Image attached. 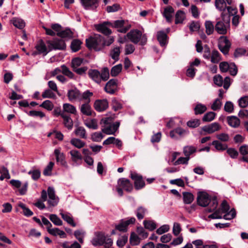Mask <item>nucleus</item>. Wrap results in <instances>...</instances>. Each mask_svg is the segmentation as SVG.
Instances as JSON below:
<instances>
[{
  "instance_id": "1",
  "label": "nucleus",
  "mask_w": 248,
  "mask_h": 248,
  "mask_svg": "<svg viewBox=\"0 0 248 248\" xmlns=\"http://www.w3.org/2000/svg\"><path fill=\"white\" fill-rule=\"evenodd\" d=\"M220 17L221 19H217L215 25V30L218 34L225 36L230 30L231 18L224 12L221 13Z\"/></svg>"
},
{
  "instance_id": "2",
  "label": "nucleus",
  "mask_w": 248,
  "mask_h": 248,
  "mask_svg": "<svg viewBox=\"0 0 248 248\" xmlns=\"http://www.w3.org/2000/svg\"><path fill=\"white\" fill-rule=\"evenodd\" d=\"M88 74L89 77L97 84L100 83L102 81H107L109 77V71L107 67L103 68L101 72L97 69H90Z\"/></svg>"
},
{
  "instance_id": "3",
  "label": "nucleus",
  "mask_w": 248,
  "mask_h": 248,
  "mask_svg": "<svg viewBox=\"0 0 248 248\" xmlns=\"http://www.w3.org/2000/svg\"><path fill=\"white\" fill-rule=\"evenodd\" d=\"M101 124L102 131L107 135H114L120 126L119 122L113 123L112 119L108 117L103 118Z\"/></svg>"
},
{
  "instance_id": "4",
  "label": "nucleus",
  "mask_w": 248,
  "mask_h": 248,
  "mask_svg": "<svg viewBox=\"0 0 248 248\" xmlns=\"http://www.w3.org/2000/svg\"><path fill=\"white\" fill-rule=\"evenodd\" d=\"M127 39L135 44L140 43L141 46H144L147 42V37L145 34H142L141 31L135 29L132 30L125 36V38Z\"/></svg>"
},
{
  "instance_id": "5",
  "label": "nucleus",
  "mask_w": 248,
  "mask_h": 248,
  "mask_svg": "<svg viewBox=\"0 0 248 248\" xmlns=\"http://www.w3.org/2000/svg\"><path fill=\"white\" fill-rule=\"evenodd\" d=\"M102 36L95 35L86 40V46L89 49H93L96 51H99L103 49Z\"/></svg>"
},
{
  "instance_id": "6",
  "label": "nucleus",
  "mask_w": 248,
  "mask_h": 248,
  "mask_svg": "<svg viewBox=\"0 0 248 248\" xmlns=\"http://www.w3.org/2000/svg\"><path fill=\"white\" fill-rule=\"evenodd\" d=\"M112 23L111 27L117 29L118 32L125 33L131 27L127 20L123 19L117 20Z\"/></svg>"
},
{
  "instance_id": "7",
  "label": "nucleus",
  "mask_w": 248,
  "mask_h": 248,
  "mask_svg": "<svg viewBox=\"0 0 248 248\" xmlns=\"http://www.w3.org/2000/svg\"><path fill=\"white\" fill-rule=\"evenodd\" d=\"M218 48L225 55L228 53L231 46V43L225 36H221L218 39Z\"/></svg>"
},
{
  "instance_id": "8",
  "label": "nucleus",
  "mask_w": 248,
  "mask_h": 248,
  "mask_svg": "<svg viewBox=\"0 0 248 248\" xmlns=\"http://www.w3.org/2000/svg\"><path fill=\"white\" fill-rule=\"evenodd\" d=\"M112 23L108 21H105L101 23L94 25L96 30L106 36H109L112 33L111 30L109 29L111 27Z\"/></svg>"
},
{
  "instance_id": "9",
  "label": "nucleus",
  "mask_w": 248,
  "mask_h": 248,
  "mask_svg": "<svg viewBox=\"0 0 248 248\" xmlns=\"http://www.w3.org/2000/svg\"><path fill=\"white\" fill-rule=\"evenodd\" d=\"M49 51L52 49H64L66 47L64 41L62 39H55L53 41H47Z\"/></svg>"
},
{
  "instance_id": "10",
  "label": "nucleus",
  "mask_w": 248,
  "mask_h": 248,
  "mask_svg": "<svg viewBox=\"0 0 248 248\" xmlns=\"http://www.w3.org/2000/svg\"><path fill=\"white\" fill-rule=\"evenodd\" d=\"M136 219L134 217H131L126 219H122L120 222L115 225V229L120 232H126L127 226L132 224H134Z\"/></svg>"
},
{
  "instance_id": "11",
  "label": "nucleus",
  "mask_w": 248,
  "mask_h": 248,
  "mask_svg": "<svg viewBox=\"0 0 248 248\" xmlns=\"http://www.w3.org/2000/svg\"><path fill=\"white\" fill-rule=\"evenodd\" d=\"M48 200L47 202L49 206H56L59 201V198L56 196L55 190L53 187H48L47 188Z\"/></svg>"
},
{
  "instance_id": "12",
  "label": "nucleus",
  "mask_w": 248,
  "mask_h": 248,
  "mask_svg": "<svg viewBox=\"0 0 248 248\" xmlns=\"http://www.w3.org/2000/svg\"><path fill=\"white\" fill-rule=\"evenodd\" d=\"M198 204L202 207H205L209 204L210 198L209 195L205 192H200L197 197Z\"/></svg>"
},
{
  "instance_id": "13",
  "label": "nucleus",
  "mask_w": 248,
  "mask_h": 248,
  "mask_svg": "<svg viewBox=\"0 0 248 248\" xmlns=\"http://www.w3.org/2000/svg\"><path fill=\"white\" fill-rule=\"evenodd\" d=\"M131 178L134 181V186L136 189H140L145 186V183L142 176L136 173H131Z\"/></svg>"
},
{
  "instance_id": "14",
  "label": "nucleus",
  "mask_w": 248,
  "mask_h": 248,
  "mask_svg": "<svg viewBox=\"0 0 248 248\" xmlns=\"http://www.w3.org/2000/svg\"><path fill=\"white\" fill-rule=\"evenodd\" d=\"M68 99L71 102H75L81 100V93L77 88L68 91L67 93Z\"/></svg>"
},
{
  "instance_id": "15",
  "label": "nucleus",
  "mask_w": 248,
  "mask_h": 248,
  "mask_svg": "<svg viewBox=\"0 0 248 248\" xmlns=\"http://www.w3.org/2000/svg\"><path fill=\"white\" fill-rule=\"evenodd\" d=\"M108 107V103L107 99L97 100L94 102V109L98 112L106 110Z\"/></svg>"
},
{
  "instance_id": "16",
  "label": "nucleus",
  "mask_w": 248,
  "mask_h": 248,
  "mask_svg": "<svg viewBox=\"0 0 248 248\" xmlns=\"http://www.w3.org/2000/svg\"><path fill=\"white\" fill-rule=\"evenodd\" d=\"M188 133V132L187 130L181 127H177L171 130L170 133V135L172 139H178L179 137H183Z\"/></svg>"
},
{
  "instance_id": "17",
  "label": "nucleus",
  "mask_w": 248,
  "mask_h": 248,
  "mask_svg": "<svg viewBox=\"0 0 248 248\" xmlns=\"http://www.w3.org/2000/svg\"><path fill=\"white\" fill-rule=\"evenodd\" d=\"M221 128V125L218 123L215 122L203 126L202 130L208 134H212L219 130Z\"/></svg>"
},
{
  "instance_id": "18",
  "label": "nucleus",
  "mask_w": 248,
  "mask_h": 248,
  "mask_svg": "<svg viewBox=\"0 0 248 248\" xmlns=\"http://www.w3.org/2000/svg\"><path fill=\"white\" fill-rule=\"evenodd\" d=\"M117 88V80L114 79L109 80L106 84L105 91L109 94H114Z\"/></svg>"
},
{
  "instance_id": "19",
  "label": "nucleus",
  "mask_w": 248,
  "mask_h": 248,
  "mask_svg": "<svg viewBox=\"0 0 248 248\" xmlns=\"http://www.w3.org/2000/svg\"><path fill=\"white\" fill-rule=\"evenodd\" d=\"M119 186L121 187L127 192H131L133 189V186L130 181L125 178H121L118 180Z\"/></svg>"
},
{
  "instance_id": "20",
  "label": "nucleus",
  "mask_w": 248,
  "mask_h": 248,
  "mask_svg": "<svg viewBox=\"0 0 248 248\" xmlns=\"http://www.w3.org/2000/svg\"><path fill=\"white\" fill-rule=\"evenodd\" d=\"M35 48L38 51V53L43 54L45 55L49 52L48 46L47 47L42 40H39L35 46Z\"/></svg>"
},
{
  "instance_id": "21",
  "label": "nucleus",
  "mask_w": 248,
  "mask_h": 248,
  "mask_svg": "<svg viewBox=\"0 0 248 248\" xmlns=\"http://www.w3.org/2000/svg\"><path fill=\"white\" fill-rule=\"evenodd\" d=\"M174 12V10L171 6H168L164 8L163 15L168 22L171 23L172 22V15Z\"/></svg>"
},
{
  "instance_id": "22",
  "label": "nucleus",
  "mask_w": 248,
  "mask_h": 248,
  "mask_svg": "<svg viewBox=\"0 0 248 248\" xmlns=\"http://www.w3.org/2000/svg\"><path fill=\"white\" fill-rule=\"evenodd\" d=\"M85 9L96 8L98 6V0H80Z\"/></svg>"
},
{
  "instance_id": "23",
  "label": "nucleus",
  "mask_w": 248,
  "mask_h": 248,
  "mask_svg": "<svg viewBox=\"0 0 248 248\" xmlns=\"http://www.w3.org/2000/svg\"><path fill=\"white\" fill-rule=\"evenodd\" d=\"M227 120L228 124L234 128L238 127L240 124V120L235 116H228Z\"/></svg>"
},
{
  "instance_id": "24",
  "label": "nucleus",
  "mask_w": 248,
  "mask_h": 248,
  "mask_svg": "<svg viewBox=\"0 0 248 248\" xmlns=\"http://www.w3.org/2000/svg\"><path fill=\"white\" fill-rule=\"evenodd\" d=\"M105 235L102 233H98L96 236L93 239L92 243L93 246H102L104 244Z\"/></svg>"
},
{
  "instance_id": "25",
  "label": "nucleus",
  "mask_w": 248,
  "mask_h": 248,
  "mask_svg": "<svg viewBox=\"0 0 248 248\" xmlns=\"http://www.w3.org/2000/svg\"><path fill=\"white\" fill-rule=\"evenodd\" d=\"M62 109L64 113L66 112L72 114H76L77 112L76 107L69 103L63 104Z\"/></svg>"
},
{
  "instance_id": "26",
  "label": "nucleus",
  "mask_w": 248,
  "mask_h": 248,
  "mask_svg": "<svg viewBox=\"0 0 248 248\" xmlns=\"http://www.w3.org/2000/svg\"><path fill=\"white\" fill-rule=\"evenodd\" d=\"M54 154L56 157L57 161L59 162L62 166L66 165V162L65 160L64 155L61 152L60 150L59 149H55Z\"/></svg>"
},
{
  "instance_id": "27",
  "label": "nucleus",
  "mask_w": 248,
  "mask_h": 248,
  "mask_svg": "<svg viewBox=\"0 0 248 248\" xmlns=\"http://www.w3.org/2000/svg\"><path fill=\"white\" fill-rule=\"evenodd\" d=\"M157 40L161 46H164L167 44V35L163 31H159L157 33Z\"/></svg>"
},
{
  "instance_id": "28",
  "label": "nucleus",
  "mask_w": 248,
  "mask_h": 248,
  "mask_svg": "<svg viewBox=\"0 0 248 248\" xmlns=\"http://www.w3.org/2000/svg\"><path fill=\"white\" fill-rule=\"evenodd\" d=\"M62 117L63 120V124L68 129H71L73 127V122L70 116L66 114H62Z\"/></svg>"
},
{
  "instance_id": "29",
  "label": "nucleus",
  "mask_w": 248,
  "mask_h": 248,
  "mask_svg": "<svg viewBox=\"0 0 248 248\" xmlns=\"http://www.w3.org/2000/svg\"><path fill=\"white\" fill-rule=\"evenodd\" d=\"M47 232L51 235L54 236L59 235L61 238H65L66 234L64 231L60 230L59 229L55 228L51 229L48 228Z\"/></svg>"
},
{
  "instance_id": "30",
  "label": "nucleus",
  "mask_w": 248,
  "mask_h": 248,
  "mask_svg": "<svg viewBox=\"0 0 248 248\" xmlns=\"http://www.w3.org/2000/svg\"><path fill=\"white\" fill-rule=\"evenodd\" d=\"M204 26L205 28V32L208 35H210L213 33L215 30V26L211 21H205Z\"/></svg>"
},
{
  "instance_id": "31",
  "label": "nucleus",
  "mask_w": 248,
  "mask_h": 248,
  "mask_svg": "<svg viewBox=\"0 0 248 248\" xmlns=\"http://www.w3.org/2000/svg\"><path fill=\"white\" fill-rule=\"evenodd\" d=\"M225 0H216L215 4L216 8L222 12L225 13L227 6Z\"/></svg>"
},
{
  "instance_id": "32",
  "label": "nucleus",
  "mask_w": 248,
  "mask_h": 248,
  "mask_svg": "<svg viewBox=\"0 0 248 248\" xmlns=\"http://www.w3.org/2000/svg\"><path fill=\"white\" fill-rule=\"evenodd\" d=\"M147 213V209L143 206L138 207L135 212L136 215L139 220L143 219Z\"/></svg>"
},
{
  "instance_id": "33",
  "label": "nucleus",
  "mask_w": 248,
  "mask_h": 248,
  "mask_svg": "<svg viewBox=\"0 0 248 248\" xmlns=\"http://www.w3.org/2000/svg\"><path fill=\"white\" fill-rule=\"evenodd\" d=\"M57 35L63 38L70 39L73 37V33L72 31L69 29H66L60 31V32L57 33Z\"/></svg>"
},
{
  "instance_id": "34",
  "label": "nucleus",
  "mask_w": 248,
  "mask_h": 248,
  "mask_svg": "<svg viewBox=\"0 0 248 248\" xmlns=\"http://www.w3.org/2000/svg\"><path fill=\"white\" fill-rule=\"evenodd\" d=\"M11 22L15 27L19 29H22L25 26V23L21 18L14 17L11 20Z\"/></svg>"
},
{
  "instance_id": "35",
  "label": "nucleus",
  "mask_w": 248,
  "mask_h": 248,
  "mask_svg": "<svg viewBox=\"0 0 248 248\" xmlns=\"http://www.w3.org/2000/svg\"><path fill=\"white\" fill-rule=\"evenodd\" d=\"M81 112L84 115L90 116L92 115L91 107L89 103H85L82 104L80 108Z\"/></svg>"
},
{
  "instance_id": "36",
  "label": "nucleus",
  "mask_w": 248,
  "mask_h": 248,
  "mask_svg": "<svg viewBox=\"0 0 248 248\" xmlns=\"http://www.w3.org/2000/svg\"><path fill=\"white\" fill-rule=\"evenodd\" d=\"M210 61L212 63H218L221 60V57L219 52L214 49L211 52Z\"/></svg>"
},
{
  "instance_id": "37",
  "label": "nucleus",
  "mask_w": 248,
  "mask_h": 248,
  "mask_svg": "<svg viewBox=\"0 0 248 248\" xmlns=\"http://www.w3.org/2000/svg\"><path fill=\"white\" fill-rule=\"evenodd\" d=\"M61 215L62 219L73 227H75L76 224L74 222L73 217L69 213H61Z\"/></svg>"
},
{
  "instance_id": "38",
  "label": "nucleus",
  "mask_w": 248,
  "mask_h": 248,
  "mask_svg": "<svg viewBox=\"0 0 248 248\" xmlns=\"http://www.w3.org/2000/svg\"><path fill=\"white\" fill-rule=\"evenodd\" d=\"M186 18V15L184 12L181 10H178L175 15V23L178 24L183 23Z\"/></svg>"
},
{
  "instance_id": "39",
  "label": "nucleus",
  "mask_w": 248,
  "mask_h": 248,
  "mask_svg": "<svg viewBox=\"0 0 248 248\" xmlns=\"http://www.w3.org/2000/svg\"><path fill=\"white\" fill-rule=\"evenodd\" d=\"M74 132L76 136L79 137L81 138L86 139L87 138L86 130L83 127H77Z\"/></svg>"
},
{
  "instance_id": "40",
  "label": "nucleus",
  "mask_w": 248,
  "mask_h": 248,
  "mask_svg": "<svg viewBox=\"0 0 248 248\" xmlns=\"http://www.w3.org/2000/svg\"><path fill=\"white\" fill-rule=\"evenodd\" d=\"M70 154L71 155L72 161L75 162H77L78 160H81L82 158L81 154L78 150H72L70 151Z\"/></svg>"
},
{
  "instance_id": "41",
  "label": "nucleus",
  "mask_w": 248,
  "mask_h": 248,
  "mask_svg": "<svg viewBox=\"0 0 248 248\" xmlns=\"http://www.w3.org/2000/svg\"><path fill=\"white\" fill-rule=\"evenodd\" d=\"M194 109L196 115L202 114L207 110V107L203 104L198 103L196 105Z\"/></svg>"
},
{
  "instance_id": "42",
  "label": "nucleus",
  "mask_w": 248,
  "mask_h": 248,
  "mask_svg": "<svg viewBox=\"0 0 248 248\" xmlns=\"http://www.w3.org/2000/svg\"><path fill=\"white\" fill-rule=\"evenodd\" d=\"M197 148L193 146H186L183 148V153L186 157H189L191 155L195 153Z\"/></svg>"
},
{
  "instance_id": "43",
  "label": "nucleus",
  "mask_w": 248,
  "mask_h": 248,
  "mask_svg": "<svg viewBox=\"0 0 248 248\" xmlns=\"http://www.w3.org/2000/svg\"><path fill=\"white\" fill-rule=\"evenodd\" d=\"M62 68V73L65 76L68 77L69 78L71 79H75V75L73 72H72L65 65H62L61 66Z\"/></svg>"
},
{
  "instance_id": "44",
  "label": "nucleus",
  "mask_w": 248,
  "mask_h": 248,
  "mask_svg": "<svg viewBox=\"0 0 248 248\" xmlns=\"http://www.w3.org/2000/svg\"><path fill=\"white\" fill-rule=\"evenodd\" d=\"M70 143L75 147L78 149L83 147L85 145V143L84 141L77 138H73L71 139Z\"/></svg>"
},
{
  "instance_id": "45",
  "label": "nucleus",
  "mask_w": 248,
  "mask_h": 248,
  "mask_svg": "<svg viewBox=\"0 0 248 248\" xmlns=\"http://www.w3.org/2000/svg\"><path fill=\"white\" fill-rule=\"evenodd\" d=\"M183 200L185 203L190 204L193 202L194 197L192 194L189 192H183Z\"/></svg>"
},
{
  "instance_id": "46",
  "label": "nucleus",
  "mask_w": 248,
  "mask_h": 248,
  "mask_svg": "<svg viewBox=\"0 0 248 248\" xmlns=\"http://www.w3.org/2000/svg\"><path fill=\"white\" fill-rule=\"evenodd\" d=\"M143 225L145 228L150 231H153L156 227L155 223L153 220H144Z\"/></svg>"
},
{
  "instance_id": "47",
  "label": "nucleus",
  "mask_w": 248,
  "mask_h": 248,
  "mask_svg": "<svg viewBox=\"0 0 248 248\" xmlns=\"http://www.w3.org/2000/svg\"><path fill=\"white\" fill-rule=\"evenodd\" d=\"M212 144L214 145L215 148L218 151H224L227 149V145L226 144H222L218 140H214Z\"/></svg>"
},
{
  "instance_id": "48",
  "label": "nucleus",
  "mask_w": 248,
  "mask_h": 248,
  "mask_svg": "<svg viewBox=\"0 0 248 248\" xmlns=\"http://www.w3.org/2000/svg\"><path fill=\"white\" fill-rule=\"evenodd\" d=\"M18 206L23 210V214L27 217H30L33 215V212L28 208L26 207L25 204L20 202Z\"/></svg>"
},
{
  "instance_id": "49",
  "label": "nucleus",
  "mask_w": 248,
  "mask_h": 248,
  "mask_svg": "<svg viewBox=\"0 0 248 248\" xmlns=\"http://www.w3.org/2000/svg\"><path fill=\"white\" fill-rule=\"evenodd\" d=\"M129 241L132 245L136 246L140 244V238L135 232H132Z\"/></svg>"
},
{
  "instance_id": "50",
  "label": "nucleus",
  "mask_w": 248,
  "mask_h": 248,
  "mask_svg": "<svg viewBox=\"0 0 248 248\" xmlns=\"http://www.w3.org/2000/svg\"><path fill=\"white\" fill-rule=\"evenodd\" d=\"M50 220L57 226H61L62 225V220L55 214H51L49 215Z\"/></svg>"
},
{
  "instance_id": "51",
  "label": "nucleus",
  "mask_w": 248,
  "mask_h": 248,
  "mask_svg": "<svg viewBox=\"0 0 248 248\" xmlns=\"http://www.w3.org/2000/svg\"><path fill=\"white\" fill-rule=\"evenodd\" d=\"M216 115V114L212 111H210L206 113L202 117V121L203 122H209L213 121Z\"/></svg>"
},
{
  "instance_id": "52",
  "label": "nucleus",
  "mask_w": 248,
  "mask_h": 248,
  "mask_svg": "<svg viewBox=\"0 0 248 248\" xmlns=\"http://www.w3.org/2000/svg\"><path fill=\"white\" fill-rule=\"evenodd\" d=\"M122 65L121 64H117L113 66L110 71V75L112 77L117 76L122 71Z\"/></svg>"
},
{
  "instance_id": "53",
  "label": "nucleus",
  "mask_w": 248,
  "mask_h": 248,
  "mask_svg": "<svg viewBox=\"0 0 248 248\" xmlns=\"http://www.w3.org/2000/svg\"><path fill=\"white\" fill-rule=\"evenodd\" d=\"M120 54V50L119 47H114L110 52V56L112 59L117 61L119 60Z\"/></svg>"
},
{
  "instance_id": "54",
  "label": "nucleus",
  "mask_w": 248,
  "mask_h": 248,
  "mask_svg": "<svg viewBox=\"0 0 248 248\" xmlns=\"http://www.w3.org/2000/svg\"><path fill=\"white\" fill-rule=\"evenodd\" d=\"M102 41L103 48L105 46H109L112 44L114 41V38L112 36H108V37L105 39L102 36Z\"/></svg>"
},
{
  "instance_id": "55",
  "label": "nucleus",
  "mask_w": 248,
  "mask_h": 248,
  "mask_svg": "<svg viewBox=\"0 0 248 248\" xmlns=\"http://www.w3.org/2000/svg\"><path fill=\"white\" fill-rule=\"evenodd\" d=\"M81 44V41L79 40H74L71 44V48L73 52H76L78 51L80 48Z\"/></svg>"
},
{
  "instance_id": "56",
  "label": "nucleus",
  "mask_w": 248,
  "mask_h": 248,
  "mask_svg": "<svg viewBox=\"0 0 248 248\" xmlns=\"http://www.w3.org/2000/svg\"><path fill=\"white\" fill-rule=\"evenodd\" d=\"M40 107L43 108L47 110L50 111L54 108L53 103L49 100L44 101L40 105Z\"/></svg>"
},
{
  "instance_id": "57",
  "label": "nucleus",
  "mask_w": 248,
  "mask_h": 248,
  "mask_svg": "<svg viewBox=\"0 0 248 248\" xmlns=\"http://www.w3.org/2000/svg\"><path fill=\"white\" fill-rule=\"evenodd\" d=\"M0 173L1 174L0 176V180L2 181L4 179H9L10 178L8 170L4 166L2 167V170L0 171Z\"/></svg>"
},
{
  "instance_id": "58",
  "label": "nucleus",
  "mask_w": 248,
  "mask_h": 248,
  "mask_svg": "<svg viewBox=\"0 0 248 248\" xmlns=\"http://www.w3.org/2000/svg\"><path fill=\"white\" fill-rule=\"evenodd\" d=\"M43 98H53L55 99L56 97V94L50 90H46L42 94Z\"/></svg>"
},
{
  "instance_id": "59",
  "label": "nucleus",
  "mask_w": 248,
  "mask_h": 248,
  "mask_svg": "<svg viewBox=\"0 0 248 248\" xmlns=\"http://www.w3.org/2000/svg\"><path fill=\"white\" fill-rule=\"evenodd\" d=\"M238 105L241 108H246L248 106V95L241 97L238 100Z\"/></svg>"
},
{
  "instance_id": "60",
  "label": "nucleus",
  "mask_w": 248,
  "mask_h": 248,
  "mask_svg": "<svg viewBox=\"0 0 248 248\" xmlns=\"http://www.w3.org/2000/svg\"><path fill=\"white\" fill-rule=\"evenodd\" d=\"M222 106V102L220 99L217 98L215 99L211 106V109L214 111L219 110Z\"/></svg>"
},
{
  "instance_id": "61",
  "label": "nucleus",
  "mask_w": 248,
  "mask_h": 248,
  "mask_svg": "<svg viewBox=\"0 0 248 248\" xmlns=\"http://www.w3.org/2000/svg\"><path fill=\"white\" fill-rule=\"evenodd\" d=\"M28 174L31 175V178L34 180H38L41 175V171L39 170H32L28 172Z\"/></svg>"
},
{
  "instance_id": "62",
  "label": "nucleus",
  "mask_w": 248,
  "mask_h": 248,
  "mask_svg": "<svg viewBox=\"0 0 248 248\" xmlns=\"http://www.w3.org/2000/svg\"><path fill=\"white\" fill-rule=\"evenodd\" d=\"M218 205L217 200L216 198H214L212 200L210 199L209 207L208 209V212H212L215 209H216Z\"/></svg>"
},
{
  "instance_id": "63",
  "label": "nucleus",
  "mask_w": 248,
  "mask_h": 248,
  "mask_svg": "<svg viewBox=\"0 0 248 248\" xmlns=\"http://www.w3.org/2000/svg\"><path fill=\"white\" fill-rule=\"evenodd\" d=\"M128 240V236L124 235L119 238L117 241V245L119 247H123L127 243Z\"/></svg>"
},
{
  "instance_id": "64",
  "label": "nucleus",
  "mask_w": 248,
  "mask_h": 248,
  "mask_svg": "<svg viewBox=\"0 0 248 248\" xmlns=\"http://www.w3.org/2000/svg\"><path fill=\"white\" fill-rule=\"evenodd\" d=\"M54 163L52 162H50L47 166L46 167L43 171V174L45 176H49L51 174V171L54 166Z\"/></svg>"
}]
</instances>
